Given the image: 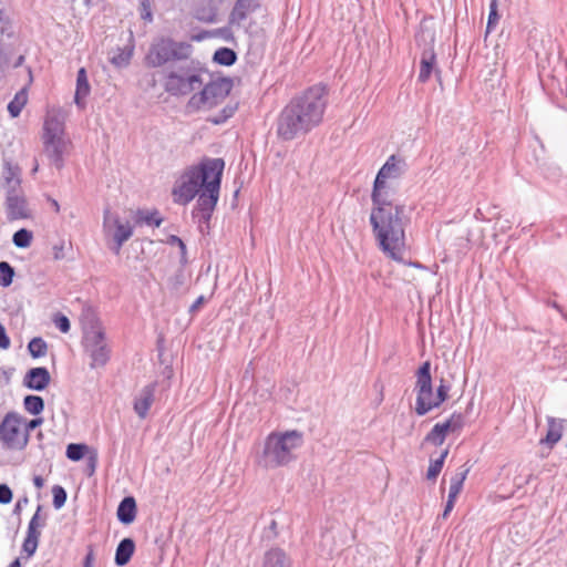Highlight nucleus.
<instances>
[{
	"instance_id": "603ef678",
	"label": "nucleus",
	"mask_w": 567,
	"mask_h": 567,
	"mask_svg": "<svg viewBox=\"0 0 567 567\" xmlns=\"http://www.w3.org/2000/svg\"><path fill=\"white\" fill-rule=\"evenodd\" d=\"M10 347V338L7 334L4 327L0 323V348L8 349Z\"/></svg>"
},
{
	"instance_id": "8fccbe9b",
	"label": "nucleus",
	"mask_w": 567,
	"mask_h": 567,
	"mask_svg": "<svg viewBox=\"0 0 567 567\" xmlns=\"http://www.w3.org/2000/svg\"><path fill=\"white\" fill-rule=\"evenodd\" d=\"M52 250H53V258L55 260H61V259L65 258L64 241H60L59 244H55L52 247Z\"/></svg>"
},
{
	"instance_id": "69168bd1",
	"label": "nucleus",
	"mask_w": 567,
	"mask_h": 567,
	"mask_svg": "<svg viewBox=\"0 0 567 567\" xmlns=\"http://www.w3.org/2000/svg\"><path fill=\"white\" fill-rule=\"evenodd\" d=\"M233 114V110L229 111V114H227L225 117H228Z\"/></svg>"
},
{
	"instance_id": "423d86ee",
	"label": "nucleus",
	"mask_w": 567,
	"mask_h": 567,
	"mask_svg": "<svg viewBox=\"0 0 567 567\" xmlns=\"http://www.w3.org/2000/svg\"><path fill=\"white\" fill-rule=\"evenodd\" d=\"M302 434L298 431L277 432L268 435L260 464L274 468L288 464L295 458V452L302 444Z\"/></svg>"
},
{
	"instance_id": "e433bc0d",
	"label": "nucleus",
	"mask_w": 567,
	"mask_h": 567,
	"mask_svg": "<svg viewBox=\"0 0 567 567\" xmlns=\"http://www.w3.org/2000/svg\"><path fill=\"white\" fill-rule=\"evenodd\" d=\"M32 240V233L28 229H19L12 237L13 244L19 248H27L30 246Z\"/></svg>"
},
{
	"instance_id": "1a4fd4ad",
	"label": "nucleus",
	"mask_w": 567,
	"mask_h": 567,
	"mask_svg": "<svg viewBox=\"0 0 567 567\" xmlns=\"http://www.w3.org/2000/svg\"><path fill=\"white\" fill-rule=\"evenodd\" d=\"M208 78V74L206 75ZM199 93L194 94L189 100V105L195 109H213L221 103L231 90V82L226 79H217L205 82L199 89Z\"/></svg>"
},
{
	"instance_id": "680f3d73",
	"label": "nucleus",
	"mask_w": 567,
	"mask_h": 567,
	"mask_svg": "<svg viewBox=\"0 0 567 567\" xmlns=\"http://www.w3.org/2000/svg\"><path fill=\"white\" fill-rule=\"evenodd\" d=\"M548 305H549L550 307L555 308V309H556L557 311H559L561 315H564V313H563V310H561V308H560V306H559L557 302L551 301V302H548Z\"/></svg>"
},
{
	"instance_id": "6ab92c4d",
	"label": "nucleus",
	"mask_w": 567,
	"mask_h": 567,
	"mask_svg": "<svg viewBox=\"0 0 567 567\" xmlns=\"http://www.w3.org/2000/svg\"><path fill=\"white\" fill-rule=\"evenodd\" d=\"M90 90L91 87L87 81L86 71L84 68H81L78 71L76 89L74 94V102L80 109L84 107L85 97L90 94Z\"/></svg>"
},
{
	"instance_id": "4c0bfd02",
	"label": "nucleus",
	"mask_w": 567,
	"mask_h": 567,
	"mask_svg": "<svg viewBox=\"0 0 567 567\" xmlns=\"http://www.w3.org/2000/svg\"><path fill=\"white\" fill-rule=\"evenodd\" d=\"M14 270L7 261L0 262V286L9 287L12 284Z\"/></svg>"
},
{
	"instance_id": "de8ad7c7",
	"label": "nucleus",
	"mask_w": 567,
	"mask_h": 567,
	"mask_svg": "<svg viewBox=\"0 0 567 567\" xmlns=\"http://www.w3.org/2000/svg\"><path fill=\"white\" fill-rule=\"evenodd\" d=\"M39 512H40V507L38 508L37 513L32 516L31 520L29 522V526H28V532H33V533H40L39 530V527L42 526V524L40 523L39 518Z\"/></svg>"
},
{
	"instance_id": "f704fd0d",
	"label": "nucleus",
	"mask_w": 567,
	"mask_h": 567,
	"mask_svg": "<svg viewBox=\"0 0 567 567\" xmlns=\"http://www.w3.org/2000/svg\"><path fill=\"white\" fill-rule=\"evenodd\" d=\"M195 17L203 22H214L216 18V8L210 2L206 7L196 8Z\"/></svg>"
},
{
	"instance_id": "f257e3e1",
	"label": "nucleus",
	"mask_w": 567,
	"mask_h": 567,
	"mask_svg": "<svg viewBox=\"0 0 567 567\" xmlns=\"http://www.w3.org/2000/svg\"><path fill=\"white\" fill-rule=\"evenodd\" d=\"M225 162L221 158H204L188 167L176 181L173 188L174 202L186 205L198 195L194 217L207 223L217 205Z\"/></svg>"
},
{
	"instance_id": "7ed1b4c3",
	"label": "nucleus",
	"mask_w": 567,
	"mask_h": 567,
	"mask_svg": "<svg viewBox=\"0 0 567 567\" xmlns=\"http://www.w3.org/2000/svg\"><path fill=\"white\" fill-rule=\"evenodd\" d=\"M370 223L383 252L394 260L402 259L405 248V226L409 223V218L404 215V207L372 209Z\"/></svg>"
},
{
	"instance_id": "c9c22d12",
	"label": "nucleus",
	"mask_w": 567,
	"mask_h": 567,
	"mask_svg": "<svg viewBox=\"0 0 567 567\" xmlns=\"http://www.w3.org/2000/svg\"><path fill=\"white\" fill-rule=\"evenodd\" d=\"M39 538L40 533L27 532V537L23 542L22 549L24 553L28 554L29 557L35 553L38 548Z\"/></svg>"
},
{
	"instance_id": "f8f14e48",
	"label": "nucleus",
	"mask_w": 567,
	"mask_h": 567,
	"mask_svg": "<svg viewBox=\"0 0 567 567\" xmlns=\"http://www.w3.org/2000/svg\"><path fill=\"white\" fill-rule=\"evenodd\" d=\"M431 364L425 361L416 373L415 390L417 392L415 412L417 415H425L432 409L437 408L436 395L432 389Z\"/></svg>"
},
{
	"instance_id": "0e129e2a",
	"label": "nucleus",
	"mask_w": 567,
	"mask_h": 567,
	"mask_svg": "<svg viewBox=\"0 0 567 567\" xmlns=\"http://www.w3.org/2000/svg\"><path fill=\"white\" fill-rule=\"evenodd\" d=\"M39 171V163L38 159H34V166L32 168V173L35 174Z\"/></svg>"
},
{
	"instance_id": "052dcab7",
	"label": "nucleus",
	"mask_w": 567,
	"mask_h": 567,
	"mask_svg": "<svg viewBox=\"0 0 567 567\" xmlns=\"http://www.w3.org/2000/svg\"><path fill=\"white\" fill-rule=\"evenodd\" d=\"M457 496V494L449 492L447 502H451V504H455Z\"/></svg>"
},
{
	"instance_id": "a211bd4d",
	"label": "nucleus",
	"mask_w": 567,
	"mask_h": 567,
	"mask_svg": "<svg viewBox=\"0 0 567 567\" xmlns=\"http://www.w3.org/2000/svg\"><path fill=\"white\" fill-rule=\"evenodd\" d=\"M50 379L47 368H33L25 374L24 385L35 391H42L50 383Z\"/></svg>"
},
{
	"instance_id": "72a5a7b5",
	"label": "nucleus",
	"mask_w": 567,
	"mask_h": 567,
	"mask_svg": "<svg viewBox=\"0 0 567 567\" xmlns=\"http://www.w3.org/2000/svg\"><path fill=\"white\" fill-rule=\"evenodd\" d=\"M187 285V275L184 270H177L169 279H168V288L172 291L178 292L184 289Z\"/></svg>"
},
{
	"instance_id": "bf43d9fd",
	"label": "nucleus",
	"mask_w": 567,
	"mask_h": 567,
	"mask_svg": "<svg viewBox=\"0 0 567 567\" xmlns=\"http://www.w3.org/2000/svg\"><path fill=\"white\" fill-rule=\"evenodd\" d=\"M33 483H34V485H35L38 488H41V487L43 486V484H44L43 478H42V477H40V476H35V477L33 478Z\"/></svg>"
},
{
	"instance_id": "9b49d317",
	"label": "nucleus",
	"mask_w": 567,
	"mask_h": 567,
	"mask_svg": "<svg viewBox=\"0 0 567 567\" xmlns=\"http://www.w3.org/2000/svg\"><path fill=\"white\" fill-rule=\"evenodd\" d=\"M206 73L181 69L166 75L165 90L172 95H187L199 90L204 84Z\"/></svg>"
},
{
	"instance_id": "473e14b6",
	"label": "nucleus",
	"mask_w": 567,
	"mask_h": 567,
	"mask_svg": "<svg viewBox=\"0 0 567 567\" xmlns=\"http://www.w3.org/2000/svg\"><path fill=\"white\" fill-rule=\"evenodd\" d=\"M89 446L85 444H79V443H70L66 446V457L71 461L78 462L83 458L85 453L87 452Z\"/></svg>"
},
{
	"instance_id": "a878e982",
	"label": "nucleus",
	"mask_w": 567,
	"mask_h": 567,
	"mask_svg": "<svg viewBox=\"0 0 567 567\" xmlns=\"http://www.w3.org/2000/svg\"><path fill=\"white\" fill-rule=\"evenodd\" d=\"M28 93L25 89L20 90L14 95L13 100L8 104V111L12 117L20 115L22 109L27 104Z\"/></svg>"
},
{
	"instance_id": "4be33fe9",
	"label": "nucleus",
	"mask_w": 567,
	"mask_h": 567,
	"mask_svg": "<svg viewBox=\"0 0 567 567\" xmlns=\"http://www.w3.org/2000/svg\"><path fill=\"white\" fill-rule=\"evenodd\" d=\"M563 435V421L554 417H548V430L540 443L548 445L550 449L559 442Z\"/></svg>"
},
{
	"instance_id": "0eeeda50",
	"label": "nucleus",
	"mask_w": 567,
	"mask_h": 567,
	"mask_svg": "<svg viewBox=\"0 0 567 567\" xmlns=\"http://www.w3.org/2000/svg\"><path fill=\"white\" fill-rule=\"evenodd\" d=\"M192 52V45L186 42H176L168 38H161L153 42L146 55L147 63L161 66L175 60H185Z\"/></svg>"
},
{
	"instance_id": "37998d69",
	"label": "nucleus",
	"mask_w": 567,
	"mask_h": 567,
	"mask_svg": "<svg viewBox=\"0 0 567 567\" xmlns=\"http://www.w3.org/2000/svg\"><path fill=\"white\" fill-rule=\"evenodd\" d=\"M257 7V0H237L234 8L240 10L247 14L255 11Z\"/></svg>"
},
{
	"instance_id": "864d4df0",
	"label": "nucleus",
	"mask_w": 567,
	"mask_h": 567,
	"mask_svg": "<svg viewBox=\"0 0 567 567\" xmlns=\"http://www.w3.org/2000/svg\"><path fill=\"white\" fill-rule=\"evenodd\" d=\"M94 560H95V557H94V551H93V548L90 547L89 548V551L84 558V564H83V567H93L94 566Z\"/></svg>"
},
{
	"instance_id": "393cba45",
	"label": "nucleus",
	"mask_w": 567,
	"mask_h": 567,
	"mask_svg": "<svg viewBox=\"0 0 567 567\" xmlns=\"http://www.w3.org/2000/svg\"><path fill=\"white\" fill-rule=\"evenodd\" d=\"M132 52H133L132 49L118 48V49L110 52L109 60L114 66H116L118 69L125 68L128 65V63L131 61Z\"/></svg>"
},
{
	"instance_id": "f03ea898",
	"label": "nucleus",
	"mask_w": 567,
	"mask_h": 567,
	"mask_svg": "<svg viewBox=\"0 0 567 567\" xmlns=\"http://www.w3.org/2000/svg\"><path fill=\"white\" fill-rule=\"evenodd\" d=\"M327 106L326 91L313 86L293 99L280 113L277 133L287 141L306 134L318 126Z\"/></svg>"
},
{
	"instance_id": "13d9d810",
	"label": "nucleus",
	"mask_w": 567,
	"mask_h": 567,
	"mask_svg": "<svg viewBox=\"0 0 567 567\" xmlns=\"http://www.w3.org/2000/svg\"><path fill=\"white\" fill-rule=\"evenodd\" d=\"M453 507H454V504H451V502H446L442 517L446 518L449 516V514L452 512Z\"/></svg>"
},
{
	"instance_id": "c85d7f7f",
	"label": "nucleus",
	"mask_w": 567,
	"mask_h": 567,
	"mask_svg": "<svg viewBox=\"0 0 567 567\" xmlns=\"http://www.w3.org/2000/svg\"><path fill=\"white\" fill-rule=\"evenodd\" d=\"M3 178L7 190L20 188V177L17 168L8 165L3 172Z\"/></svg>"
},
{
	"instance_id": "4468645a",
	"label": "nucleus",
	"mask_w": 567,
	"mask_h": 567,
	"mask_svg": "<svg viewBox=\"0 0 567 567\" xmlns=\"http://www.w3.org/2000/svg\"><path fill=\"white\" fill-rule=\"evenodd\" d=\"M394 185L391 182L374 181L371 195L373 207L377 208H400L402 205L394 204Z\"/></svg>"
},
{
	"instance_id": "c03bdc74",
	"label": "nucleus",
	"mask_w": 567,
	"mask_h": 567,
	"mask_svg": "<svg viewBox=\"0 0 567 567\" xmlns=\"http://www.w3.org/2000/svg\"><path fill=\"white\" fill-rule=\"evenodd\" d=\"M54 324L63 333H68L71 328L70 320L63 315H58L54 318Z\"/></svg>"
},
{
	"instance_id": "a19ab883",
	"label": "nucleus",
	"mask_w": 567,
	"mask_h": 567,
	"mask_svg": "<svg viewBox=\"0 0 567 567\" xmlns=\"http://www.w3.org/2000/svg\"><path fill=\"white\" fill-rule=\"evenodd\" d=\"M446 434L443 432L441 424H435L431 432L426 435L425 441L434 445H442Z\"/></svg>"
},
{
	"instance_id": "2f4dec72",
	"label": "nucleus",
	"mask_w": 567,
	"mask_h": 567,
	"mask_svg": "<svg viewBox=\"0 0 567 567\" xmlns=\"http://www.w3.org/2000/svg\"><path fill=\"white\" fill-rule=\"evenodd\" d=\"M247 13L234 8L229 14V28L235 29L237 31L244 30L246 32L247 28L245 27L244 22L247 19Z\"/></svg>"
},
{
	"instance_id": "ea45409f",
	"label": "nucleus",
	"mask_w": 567,
	"mask_h": 567,
	"mask_svg": "<svg viewBox=\"0 0 567 567\" xmlns=\"http://www.w3.org/2000/svg\"><path fill=\"white\" fill-rule=\"evenodd\" d=\"M468 468L461 470L451 477V484L449 492L460 494L463 488V483L467 476Z\"/></svg>"
},
{
	"instance_id": "3c124183",
	"label": "nucleus",
	"mask_w": 567,
	"mask_h": 567,
	"mask_svg": "<svg viewBox=\"0 0 567 567\" xmlns=\"http://www.w3.org/2000/svg\"><path fill=\"white\" fill-rule=\"evenodd\" d=\"M42 423H43L42 417L33 419L31 421H27V419L24 417V425H25L27 434L30 435V432L32 430L37 429L38 426H40Z\"/></svg>"
},
{
	"instance_id": "412c9836",
	"label": "nucleus",
	"mask_w": 567,
	"mask_h": 567,
	"mask_svg": "<svg viewBox=\"0 0 567 567\" xmlns=\"http://www.w3.org/2000/svg\"><path fill=\"white\" fill-rule=\"evenodd\" d=\"M132 218L134 220L135 225H147V226H155L159 227L163 219L159 216L157 210H145V209H138L136 212H132Z\"/></svg>"
},
{
	"instance_id": "cd10ccee",
	"label": "nucleus",
	"mask_w": 567,
	"mask_h": 567,
	"mask_svg": "<svg viewBox=\"0 0 567 567\" xmlns=\"http://www.w3.org/2000/svg\"><path fill=\"white\" fill-rule=\"evenodd\" d=\"M449 454V450H444L440 457L436 460H431L430 466L427 468L426 477L427 480L434 481L439 476L440 472L442 471V467L444 465V461Z\"/></svg>"
},
{
	"instance_id": "5701e85b",
	"label": "nucleus",
	"mask_w": 567,
	"mask_h": 567,
	"mask_svg": "<svg viewBox=\"0 0 567 567\" xmlns=\"http://www.w3.org/2000/svg\"><path fill=\"white\" fill-rule=\"evenodd\" d=\"M135 549L134 542L131 538H124L120 542L115 553V564L117 566L126 565Z\"/></svg>"
},
{
	"instance_id": "e2e57ef3",
	"label": "nucleus",
	"mask_w": 567,
	"mask_h": 567,
	"mask_svg": "<svg viewBox=\"0 0 567 567\" xmlns=\"http://www.w3.org/2000/svg\"><path fill=\"white\" fill-rule=\"evenodd\" d=\"M9 567H21V564H20V560L17 558L14 559L10 565Z\"/></svg>"
},
{
	"instance_id": "dca6fc26",
	"label": "nucleus",
	"mask_w": 567,
	"mask_h": 567,
	"mask_svg": "<svg viewBox=\"0 0 567 567\" xmlns=\"http://www.w3.org/2000/svg\"><path fill=\"white\" fill-rule=\"evenodd\" d=\"M155 384L144 386L135 396L134 411L141 417L145 419L150 408L154 402Z\"/></svg>"
},
{
	"instance_id": "aec40b11",
	"label": "nucleus",
	"mask_w": 567,
	"mask_h": 567,
	"mask_svg": "<svg viewBox=\"0 0 567 567\" xmlns=\"http://www.w3.org/2000/svg\"><path fill=\"white\" fill-rule=\"evenodd\" d=\"M136 516V503L131 496L125 497L117 507V518L123 524H131Z\"/></svg>"
},
{
	"instance_id": "7c9ffc66",
	"label": "nucleus",
	"mask_w": 567,
	"mask_h": 567,
	"mask_svg": "<svg viewBox=\"0 0 567 567\" xmlns=\"http://www.w3.org/2000/svg\"><path fill=\"white\" fill-rule=\"evenodd\" d=\"M214 61L221 65H231L236 61V53L228 48H220L214 53Z\"/></svg>"
},
{
	"instance_id": "4d7b16f0",
	"label": "nucleus",
	"mask_w": 567,
	"mask_h": 567,
	"mask_svg": "<svg viewBox=\"0 0 567 567\" xmlns=\"http://www.w3.org/2000/svg\"><path fill=\"white\" fill-rule=\"evenodd\" d=\"M205 298L203 296L198 297L196 301L192 305L190 311H196L200 308V306L204 303Z\"/></svg>"
},
{
	"instance_id": "20e7f679",
	"label": "nucleus",
	"mask_w": 567,
	"mask_h": 567,
	"mask_svg": "<svg viewBox=\"0 0 567 567\" xmlns=\"http://www.w3.org/2000/svg\"><path fill=\"white\" fill-rule=\"evenodd\" d=\"M68 112L62 107H51L47 111L43 123L41 141L43 155L51 165L61 169L64 158L70 153L72 143L65 133V120Z\"/></svg>"
},
{
	"instance_id": "c756f323",
	"label": "nucleus",
	"mask_w": 567,
	"mask_h": 567,
	"mask_svg": "<svg viewBox=\"0 0 567 567\" xmlns=\"http://www.w3.org/2000/svg\"><path fill=\"white\" fill-rule=\"evenodd\" d=\"M24 409L33 414H40L44 409V402L41 396L38 395H27L23 401Z\"/></svg>"
},
{
	"instance_id": "b1692460",
	"label": "nucleus",
	"mask_w": 567,
	"mask_h": 567,
	"mask_svg": "<svg viewBox=\"0 0 567 567\" xmlns=\"http://www.w3.org/2000/svg\"><path fill=\"white\" fill-rule=\"evenodd\" d=\"M265 567H291V561L285 551L275 548L266 554Z\"/></svg>"
},
{
	"instance_id": "bb28decb",
	"label": "nucleus",
	"mask_w": 567,
	"mask_h": 567,
	"mask_svg": "<svg viewBox=\"0 0 567 567\" xmlns=\"http://www.w3.org/2000/svg\"><path fill=\"white\" fill-rule=\"evenodd\" d=\"M440 424L443 432L447 435L450 433L458 432L464 425V420L462 414L454 413L451 415L449 420Z\"/></svg>"
},
{
	"instance_id": "9d476101",
	"label": "nucleus",
	"mask_w": 567,
	"mask_h": 567,
	"mask_svg": "<svg viewBox=\"0 0 567 567\" xmlns=\"http://www.w3.org/2000/svg\"><path fill=\"white\" fill-rule=\"evenodd\" d=\"M435 41V31L433 29L432 22L424 20L420 30L416 34V43L420 48L423 47V51L421 54L420 61V73L419 81L426 82L435 66V53L433 50V44Z\"/></svg>"
},
{
	"instance_id": "09e8293b",
	"label": "nucleus",
	"mask_w": 567,
	"mask_h": 567,
	"mask_svg": "<svg viewBox=\"0 0 567 567\" xmlns=\"http://www.w3.org/2000/svg\"><path fill=\"white\" fill-rule=\"evenodd\" d=\"M498 19L497 11H496V2L492 1L491 3V11L488 16V22H487V31L492 29V27L496 23Z\"/></svg>"
},
{
	"instance_id": "6e6d98bb",
	"label": "nucleus",
	"mask_w": 567,
	"mask_h": 567,
	"mask_svg": "<svg viewBox=\"0 0 567 567\" xmlns=\"http://www.w3.org/2000/svg\"><path fill=\"white\" fill-rule=\"evenodd\" d=\"M96 462H97V456L96 454H92L90 457H89V470H90V475H92L95 471V467H96Z\"/></svg>"
},
{
	"instance_id": "5fc2aeb1",
	"label": "nucleus",
	"mask_w": 567,
	"mask_h": 567,
	"mask_svg": "<svg viewBox=\"0 0 567 567\" xmlns=\"http://www.w3.org/2000/svg\"><path fill=\"white\" fill-rule=\"evenodd\" d=\"M171 243L172 244H176L181 248L182 255L183 256L185 255L186 246H185L184 241L181 238H178L176 236H172L171 237Z\"/></svg>"
},
{
	"instance_id": "f3484780",
	"label": "nucleus",
	"mask_w": 567,
	"mask_h": 567,
	"mask_svg": "<svg viewBox=\"0 0 567 567\" xmlns=\"http://www.w3.org/2000/svg\"><path fill=\"white\" fill-rule=\"evenodd\" d=\"M24 200L21 196V189L7 190V214L11 220L24 217Z\"/></svg>"
},
{
	"instance_id": "79ce46f5",
	"label": "nucleus",
	"mask_w": 567,
	"mask_h": 567,
	"mask_svg": "<svg viewBox=\"0 0 567 567\" xmlns=\"http://www.w3.org/2000/svg\"><path fill=\"white\" fill-rule=\"evenodd\" d=\"M52 495H53V506L56 509H60L61 507H63L66 502L65 489L60 485H54L52 488Z\"/></svg>"
},
{
	"instance_id": "2eb2a0df",
	"label": "nucleus",
	"mask_w": 567,
	"mask_h": 567,
	"mask_svg": "<svg viewBox=\"0 0 567 567\" xmlns=\"http://www.w3.org/2000/svg\"><path fill=\"white\" fill-rule=\"evenodd\" d=\"M406 164L403 159L391 155L377 174L375 181L394 183L405 172Z\"/></svg>"
},
{
	"instance_id": "a18cd8bd",
	"label": "nucleus",
	"mask_w": 567,
	"mask_h": 567,
	"mask_svg": "<svg viewBox=\"0 0 567 567\" xmlns=\"http://www.w3.org/2000/svg\"><path fill=\"white\" fill-rule=\"evenodd\" d=\"M449 391L450 386L444 383V380H441V384L435 393L437 406H440L441 403H443L447 399Z\"/></svg>"
},
{
	"instance_id": "6e6552de",
	"label": "nucleus",
	"mask_w": 567,
	"mask_h": 567,
	"mask_svg": "<svg viewBox=\"0 0 567 567\" xmlns=\"http://www.w3.org/2000/svg\"><path fill=\"white\" fill-rule=\"evenodd\" d=\"M0 442L7 450L21 451L29 442L24 417L16 412H9L0 423Z\"/></svg>"
},
{
	"instance_id": "49530a36",
	"label": "nucleus",
	"mask_w": 567,
	"mask_h": 567,
	"mask_svg": "<svg viewBox=\"0 0 567 567\" xmlns=\"http://www.w3.org/2000/svg\"><path fill=\"white\" fill-rule=\"evenodd\" d=\"M12 499V492L6 484H0V503L8 504Z\"/></svg>"
},
{
	"instance_id": "58836bf2",
	"label": "nucleus",
	"mask_w": 567,
	"mask_h": 567,
	"mask_svg": "<svg viewBox=\"0 0 567 567\" xmlns=\"http://www.w3.org/2000/svg\"><path fill=\"white\" fill-rule=\"evenodd\" d=\"M28 349L33 358H40L45 355L48 346L41 338H33L29 342Z\"/></svg>"
},
{
	"instance_id": "ddd939ff",
	"label": "nucleus",
	"mask_w": 567,
	"mask_h": 567,
	"mask_svg": "<svg viewBox=\"0 0 567 567\" xmlns=\"http://www.w3.org/2000/svg\"><path fill=\"white\" fill-rule=\"evenodd\" d=\"M103 230L107 237L112 238L114 244L112 250L118 255L124 243H126L133 235V225L130 220H123L110 209H105Z\"/></svg>"
},
{
	"instance_id": "39448f33",
	"label": "nucleus",
	"mask_w": 567,
	"mask_h": 567,
	"mask_svg": "<svg viewBox=\"0 0 567 567\" xmlns=\"http://www.w3.org/2000/svg\"><path fill=\"white\" fill-rule=\"evenodd\" d=\"M80 322L83 331L82 346L84 353L91 360L90 367L92 369L104 367L110 360L111 348L96 312L91 307L83 308Z\"/></svg>"
}]
</instances>
